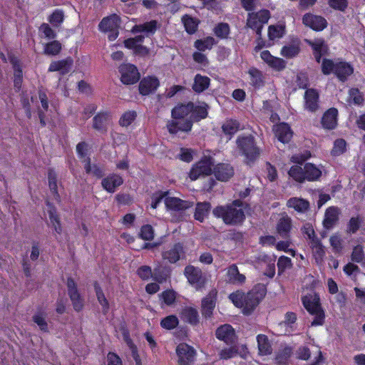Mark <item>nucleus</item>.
Listing matches in <instances>:
<instances>
[{"mask_svg":"<svg viewBox=\"0 0 365 365\" xmlns=\"http://www.w3.org/2000/svg\"><path fill=\"white\" fill-rule=\"evenodd\" d=\"M207 109L208 106L204 102H190L176 106L172 110V116L175 120L169 121L167 124L169 133L176 134L179 131L191 130L194 121L207 117Z\"/></svg>","mask_w":365,"mask_h":365,"instance_id":"obj_1","label":"nucleus"},{"mask_svg":"<svg viewBox=\"0 0 365 365\" xmlns=\"http://www.w3.org/2000/svg\"><path fill=\"white\" fill-rule=\"evenodd\" d=\"M264 296V290H252L245 295L240 291L230 294L229 298L237 307L242 309L244 314H250Z\"/></svg>","mask_w":365,"mask_h":365,"instance_id":"obj_2","label":"nucleus"},{"mask_svg":"<svg viewBox=\"0 0 365 365\" xmlns=\"http://www.w3.org/2000/svg\"><path fill=\"white\" fill-rule=\"evenodd\" d=\"M213 214L217 217H222L226 224H237L243 221L245 214L241 201L235 200L227 208L217 207L213 210Z\"/></svg>","mask_w":365,"mask_h":365,"instance_id":"obj_3","label":"nucleus"},{"mask_svg":"<svg viewBox=\"0 0 365 365\" xmlns=\"http://www.w3.org/2000/svg\"><path fill=\"white\" fill-rule=\"evenodd\" d=\"M304 307L307 312L314 316L312 326H321L324 322L325 314L319 303V296L312 292L302 298Z\"/></svg>","mask_w":365,"mask_h":365,"instance_id":"obj_4","label":"nucleus"},{"mask_svg":"<svg viewBox=\"0 0 365 365\" xmlns=\"http://www.w3.org/2000/svg\"><path fill=\"white\" fill-rule=\"evenodd\" d=\"M237 149L245 156L246 163L250 164L256 160L260 154L252 135H240L237 140Z\"/></svg>","mask_w":365,"mask_h":365,"instance_id":"obj_5","label":"nucleus"},{"mask_svg":"<svg viewBox=\"0 0 365 365\" xmlns=\"http://www.w3.org/2000/svg\"><path fill=\"white\" fill-rule=\"evenodd\" d=\"M215 160L210 154H205L201 159L191 168L188 177L191 180H196L200 177L210 175L212 173Z\"/></svg>","mask_w":365,"mask_h":365,"instance_id":"obj_6","label":"nucleus"},{"mask_svg":"<svg viewBox=\"0 0 365 365\" xmlns=\"http://www.w3.org/2000/svg\"><path fill=\"white\" fill-rule=\"evenodd\" d=\"M269 17V11L265 9L256 13H249L247 19V26L255 30L258 36H261L263 26L267 23Z\"/></svg>","mask_w":365,"mask_h":365,"instance_id":"obj_7","label":"nucleus"},{"mask_svg":"<svg viewBox=\"0 0 365 365\" xmlns=\"http://www.w3.org/2000/svg\"><path fill=\"white\" fill-rule=\"evenodd\" d=\"M120 19L116 14H113L103 18L98 25L99 30L103 33H108L109 41H114L118 36V27Z\"/></svg>","mask_w":365,"mask_h":365,"instance_id":"obj_8","label":"nucleus"},{"mask_svg":"<svg viewBox=\"0 0 365 365\" xmlns=\"http://www.w3.org/2000/svg\"><path fill=\"white\" fill-rule=\"evenodd\" d=\"M144 36H137L124 41V46L126 48L131 50L133 53L140 57H147L150 55V49L143 45Z\"/></svg>","mask_w":365,"mask_h":365,"instance_id":"obj_9","label":"nucleus"},{"mask_svg":"<svg viewBox=\"0 0 365 365\" xmlns=\"http://www.w3.org/2000/svg\"><path fill=\"white\" fill-rule=\"evenodd\" d=\"M193 203L189 201L182 200L178 197L171 196L168 192L165 198L166 210L171 214L181 212L192 206Z\"/></svg>","mask_w":365,"mask_h":365,"instance_id":"obj_10","label":"nucleus"},{"mask_svg":"<svg viewBox=\"0 0 365 365\" xmlns=\"http://www.w3.org/2000/svg\"><path fill=\"white\" fill-rule=\"evenodd\" d=\"M120 80L123 83L130 85L136 83L140 78L138 68L133 64L125 63L120 66Z\"/></svg>","mask_w":365,"mask_h":365,"instance_id":"obj_11","label":"nucleus"},{"mask_svg":"<svg viewBox=\"0 0 365 365\" xmlns=\"http://www.w3.org/2000/svg\"><path fill=\"white\" fill-rule=\"evenodd\" d=\"M76 150L79 158L82 159V161L84 163V168L86 173L100 177L102 175L101 170L95 165L91 166L90 164V160L86 157L88 152L87 144L85 143H78L76 146Z\"/></svg>","mask_w":365,"mask_h":365,"instance_id":"obj_12","label":"nucleus"},{"mask_svg":"<svg viewBox=\"0 0 365 365\" xmlns=\"http://www.w3.org/2000/svg\"><path fill=\"white\" fill-rule=\"evenodd\" d=\"M178 365H191L195 356V351L187 344H180L176 348Z\"/></svg>","mask_w":365,"mask_h":365,"instance_id":"obj_13","label":"nucleus"},{"mask_svg":"<svg viewBox=\"0 0 365 365\" xmlns=\"http://www.w3.org/2000/svg\"><path fill=\"white\" fill-rule=\"evenodd\" d=\"M184 274L188 282L195 289H199L203 286L205 279L200 269L189 265L185 268Z\"/></svg>","mask_w":365,"mask_h":365,"instance_id":"obj_14","label":"nucleus"},{"mask_svg":"<svg viewBox=\"0 0 365 365\" xmlns=\"http://www.w3.org/2000/svg\"><path fill=\"white\" fill-rule=\"evenodd\" d=\"M303 24L314 31H322L327 26V20L317 15L306 14L302 19Z\"/></svg>","mask_w":365,"mask_h":365,"instance_id":"obj_15","label":"nucleus"},{"mask_svg":"<svg viewBox=\"0 0 365 365\" xmlns=\"http://www.w3.org/2000/svg\"><path fill=\"white\" fill-rule=\"evenodd\" d=\"M260 58L268 66L275 71H282L286 66V63L282 58L272 56L267 50L260 53Z\"/></svg>","mask_w":365,"mask_h":365,"instance_id":"obj_16","label":"nucleus"},{"mask_svg":"<svg viewBox=\"0 0 365 365\" xmlns=\"http://www.w3.org/2000/svg\"><path fill=\"white\" fill-rule=\"evenodd\" d=\"M160 86L158 78L155 76H147L143 78L139 84V91L143 96L149 95L155 92Z\"/></svg>","mask_w":365,"mask_h":365,"instance_id":"obj_17","label":"nucleus"},{"mask_svg":"<svg viewBox=\"0 0 365 365\" xmlns=\"http://www.w3.org/2000/svg\"><path fill=\"white\" fill-rule=\"evenodd\" d=\"M257 267L268 277H273L275 274V258L263 256L257 262Z\"/></svg>","mask_w":365,"mask_h":365,"instance_id":"obj_18","label":"nucleus"},{"mask_svg":"<svg viewBox=\"0 0 365 365\" xmlns=\"http://www.w3.org/2000/svg\"><path fill=\"white\" fill-rule=\"evenodd\" d=\"M67 287L74 309L78 312L81 311L83 307V300L78 292L76 284L72 279H68Z\"/></svg>","mask_w":365,"mask_h":365,"instance_id":"obj_19","label":"nucleus"},{"mask_svg":"<svg viewBox=\"0 0 365 365\" xmlns=\"http://www.w3.org/2000/svg\"><path fill=\"white\" fill-rule=\"evenodd\" d=\"M306 42L312 46L313 53L316 61L320 63V60L323 55H325L328 52V46L325 43L324 41L322 38H317L314 40H306Z\"/></svg>","mask_w":365,"mask_h":365,"instance_id":"obj_20","label":"nucleus"},{"mask_svg":"<svg viewBox=\"0 0 365 365\" xmlns=\"http://www.w3.org/2000/svg\"><path fill=\"white\" fill-rule=\"evenodd\" d=\"M216 336L218 339L227 344H232L235 341L236 336L234 329L230 324H224L216 330Z\"/></svg>","mask_w":365,"mask_h":365,"instance_id":"obj_21","label":"nucleus"},{"mask_svg":"<svg viewBox=\"0 0 365 365\" xmlns=\"http://www.w3.org/2000/svg\"><path fill=\"white\" fill-rule=\"evenodd\" d=\"M354 73L353 66L348 62L337 59L334 75L341 81H344Z\"/></svg>","mask_w":365,"mask_h":365,"instance_id":"obj_22","label":"nucleus"},{"mask_svg":"<svg viewBox=\"0 0 365 365\" xmlns=\"http://www.w3.org/2000/svg\"><path fill=\"white\" fill-rule=\"evenodd\" d=\"M273 130L277 139L283 143H288L292 137V132L287 123L277 124Z\"/></svg>","mask_w":365,"mask_h":365,"instance_id":"obj_23","label":"nucleus"},{"mask_svg":"<svg viewBox=\"0 0 365 365\" xmlns=\"http://www.w3.org/2000/svg\"><path fill=\"white\" fill-rule=\"evenodd\" d=\"M212 173L217 180H228L234 174L233 168L227 164H218L214 166Z\"/></svg>","mask_w":365,"mask_h":365,"instance_id":"obj_24","label":"nucleus"},{"mask_svg":"<svg viewBox=\"0 0 365 365\" xmlns=\"http://www.w3.org/2000/svg\"><path fill=\"white\" fill-rule=\"evenodd\" d=\"M338 111L336 108H330L324 113L322 118V124L324 128L331 130L337 124Z\"/></svg>","mask_w":365,"mask_h":365,"instance_id":"obj_25","label":"nucleus"},{"mask_svg":"<svg viewBox=\"0 0 365 365\" xmlns=\"http://www.w3.org/2000/svg\"><path fill=\"white\" fill-rule=\"evenodd\" d=\"M123 178L118 175H110L102 180L103 187L108 192H114L116 187L123 184Z\"/></svg>","mask_w":365,"mask_h":365,"instance_id":"obj_26","label":"nucleus"},{"mask_svg":"<svg viewBox=\"0 0 365 365\" xmlns=\"http://www.w3.org/2000/svg\"><path fill=\"white\" fill-rule=\"evenodd\" d=\"M299 41L294 40L283 46L280 51V54L286 58H292L299 54Z\"/></svg>","mask_w":365,"mask_h":365,"instance_id":"obj_27","label":"nucleus"},{"mask_svg":"<svg viewBox=\"0 0 365 365\" xmlns=\"http://www.w3.org/2000/svg\"><path fill=\"white\" fill-rule=\"evenodd\" d=\"M289 208L294 210L299 213H304L308 210L309 202L301 197H291L287 202Z\"/></svg>","mask_w":365,"mask_h":365,"instance_id":"obj_28","label":"nucleus"},{"mask_svg":"<svg viewBox=\"0 0 365 365\" xmlns=\"http://www.w3.org/2000/svg\"><path fill=\"white\" fill-rule=\"evenodd\" d=\"M73 65V60L71 58H68L64 60L53 61L48 68V71L51 72L59 71L62 74L68 73Z\"/></svg>","mask_w":365,"mask_h":365,"instance_id":"obj_29","label":"nucleus"},{"mask_svg":"<svg viewBox=\"0 0 365 365\" xmlns=\"http://www.w3.org/2000/svg\"><path fill=\"white\" fill-rule=\"evenodd\" d=\"M339 213L340 210L336 207H329L327 208L323 221L324 226L327 229L331 228L338 220Z\"/></svg>","mask_w":365,"mask_h":365,"instance_id":"obj_30","label":"nucleus"},{"mask_svg":"<svg viewBox=\"0 0 365 365\" xmlns=\"http://www.w3.org/2000/svg\"><path fill=\"white\" fill-rule=\"evenodd\" d=\"M246 277L240 274L235 264L231 265L227 271V280L234 284H242L245 282Z\"/></svg>","mask_w":365,"mask_h":365,"instance_id":"obj_31","label":"nucleus"},{"mask_svg":"<svg viewBox=\"0 0 365 365\" xmlns=\"http://www.w3.org/2000/svg\"><path fill=\"white\" fill-rule=\"evenodd\" d=\"M318 98L319 94L316 90H307L304 94L305 108L310 111L316 110L318 108Z\"/></svg>","mask_w":365,"mask_h":365,"instance_id":"obj_32","label":"nucleus"},{"mask_svg":"<svg viewBox=\"0 0 365 365\" xmlns=\"http://www.w3.org/2000/svg\"><path fill=\"white\" fill-rule=\"evenodd\" d=\"M322 166H317L312 163L304 165L305 180L315 181L319 179L322 173Z\"/></svg>","mask_w":365,"mask_h":365,"instance_id":"obj_33","label":"nucleus"},{"mask_svg":"<svg viewBox=\"0 0 365 365\" xmlns=\"http://www.w3.org/2000/svg\"><path fill=\"white\" fill-rule=\"evenodd\" d=\"M184 252L180 244L175 245L170 250L163 254V258L171 263H175L182 256Z\"/></svg>","mask_w":365,"mask_h":365,"instance_id":"obj_34","label":"nucleus"},{"mask_svg":"<svg viewBox=\"0 0 365 365\" xmlns=\"http://www.w3.org/2000/svg\"><path fill=\"white\" fill-rule=\"evenodd\" d=\"M258 352L259 355L266 356L272 352V346L267 338L264 334H259L257 336Z\"/></svg>","mask_w":365,"mask_h":365,"instance_id":"obj_35","label":"nucleus"},{"mask_svg":"<svg viewBox=\"0 0 365 365\" xmlns=\"http://www.w3.org/2000/svg\"><path fill=\"white\" fill-rule=\"evenodd\" d=\"M215 297L216 293L215 292L210 293L206 297H205L202 302V314L205 317H210L215 306Z\"/></svg>","mask_w":365,"mask_h":365,"instance_id":"obj_36","label":"nucleus"},{"mask_svg":"<svg viewBox=\"0 0 365 365\" xmlns=\"http://www.w3.org/2000/svg\"><path fill=\"white\" fill-rule=\"evenodd\" d=\"M110 115L108 113H100L93 118V127L101 132L106 130Z\"/></svg>","mask_w":365,"mask_h":365,"instance_id":"obj_37","label":"nucleus"},{"mask_svg":"<svg viewBox=\"0 0 365 365\" xmlns=\"http://www.w3.org/2000/svg\"><path fill=\"white\" fill-rule=\"evenodd\" d=\"M292 228V219L287 215H283L277 225V233L282 237H287Z\"/></svg>","mask_w":365,"mask_h":365,"instance_id":"obj_38","label":"nucleus"},{"mask_svg":"<svg viewBox=\"0 0 365 365\" xmlns=\"http://www.w3.org/2000/svg\"><path fill=\"white\" fill-rule=\"evenodd\" d=\"M210 82V80L208 77L197 74L194 78L192 88L195 92H202L208 88Z\"/></svg>","mask_w":365,"mask_h":365,"instance_id":"obj_39","label":"nucleus"},{"mask_svg":"<svg viewBox=\"0 0 365 365\" xmlns=\"http://www.w3.org/2000/svg\"><path fill=\"white\" fill-rule=\"evenodd\" d=\"M285 34V26L283 24L271 25L268 27V38L271 41L281 38Z\"/></svg>","mask_w":365,"mask_h":365,"instance_id":"obj_40","label":"nucleus"},{"mask_svg":"<svg viewBox=\"0 0 365 365\" xmlns=\"http://www.w3.org/2000/svg\"><path fill=\"white\" fill-rule=\"evenodd\" d=\"M157 21H151L149 22H146L143 24L140 25H135L131 29L132 33L136 34V33H140V32H145L147 34H153L156 29H157Z\"/></svg>","mask_w":365,"mask_h":365,"instance_id":"obj_41","label":"nucleus"},{"mask_svg":"<svg viewBox=\"0 0 365 365\" xmlns=\"http://www.w3.org/2000/svg\"><path fill=\"white\" fill-rule=\"evenodd\" d=\"M248 73L251 84L255 88H259L264 84V78L262 72L255 68H251Z\"/></svg>","mask_w":365,"mask_h":365,"instance_id":"obj_42","label":"nucleus"},{"mask_svg":"<svg viewBox=\"0 0 365 365\" xmlns=\"http://www.w3.org/2000/svg\"><path fill=\"white\" fill-rule=\"evenodd\" d=\"M222 129L225 135L231 137L240 129V123L236 120L228 119L223 123Z\"/></svg>","mask_w":365,"mask_h":365,"instance_id":"obj_43","label":"nucleus"},{"mask_svg":"<svg viewBox=\"0 0 365 365\" xmlns=\"http://www.w3.org/2000/svg\"><path fill=\"white\" fill-rule=\"evenodd\" d=\"M288 174L290 178L298 182L305 181V170L300 165H296L290 168Z\"/></svg>","mask_w":365,"mask_h":365,"instance_id":"obj_44","label":"nucleus"},{"mask_svg":"<svg viewBox=\"0 0 365 365\" xmlns=\"http://www.w3.org/2000/svg\"><path fill=\"white\" fill-rule=\"evenodd\" d=\"M321 69L324 75H329L335 73L336 67L337 66V60H331L329 58H321Z\"/></svg>","mask_w":365,"mask_h":365,"instance_id":"obj_45","label":"nucleus"},{"mask_svg":"<svg viewBox=\"0 0 365 365\" xmlns=\"http://www.w3.org/2000/svg\"><path fill=\"white\" fill-rule=\"evenodd\" d=\"M210 210V205L207 202L198 203L195 212V220L202 222L208 215Z\"/></svg>","mask_w":365,"mask_h":365,"instance_id":"obj_46","label":"nucleus"},{"mask_svg":"<svg viewBox=\"0 0 365 365\" xmlns=\"http://www.w3.org/2000/svg\"><path fill=\"white\" fill-rule=\"evenodd\" d=\"M311 247L317 263L320 264L322 262L325 255L324 247L317 240H313V242H311Z\"/></svg>","mask_w":365,"mask_h":365,"instance_id":"obj_47","label":"nucleus"},{"mask_svg":"<svg viewBox=\"0 0 365 365\" xmlns=\"http://www.w3.org/2000/svg\"><path fill=\"white\" fill-rule=\"evenodd\" d=\"M48 216H49V222L48 225L55 230L57 233H61L62 231L61 225L60 223V220L58 216L56 214V210L50 207L48 210Z\"/></svg>","mask_w":365,"mask_h":365,"instance_id":"obj_48","label":"nucleus"},{"mask_svg":"<svg viewBox=\"0 0 365 365\" xmlns=\"http://www.w3.org/2000/svg\"><path fill=\"white\" fill-rule=\"evenodd\" d=\"M137 113L135 110H127L124 112L119 119V125L122 127L130 126L136 119Z\"/></svg>","mask_w":365,"mask_h":365,"instance_id":"obj_49","label":"nucleus"},{"mask_svg":"<svg viewBox=\"0 0 365 365\" xmlns=\"http://www.w3.org/2000/svg\"><path fill=\"white\" fill-rule=\"evenodd\" d=\"M46 314L43 312H36L34 317V322L38 325L39 329L43 331H48V324L46 321Z\"/></svg>","mask_w":365,"mask_h":365,"instance_id":"obj_50","label":"nucleus"},{"mask_svg":"<svg viewBox=\"0 0 365 365\" xmlns=\"http://www.w3.org/2000/svg\"><path fill=\"white\" fill-rule=\"evenodd\" d=\"M182 20L187 33L193 34L196 31L198 26V21L197 19L188 16H185L182 17Z\"/></svg>","mask_w":365,"mask_h":365,"instance_id":"obj_51","label":"nucleus"},{"mask_svg":"<svg viewBox=\"0 0 365 365\" xmlns=\"http://www.w3.org/2000/svg\"><path fill=\"white\" fill-rule=\"evenodd\" d=\"M96 294L97 299L102 307V311L104 314H106L109 310V303L106 298L102 289L98 287H95Z\"/></svg>","mask_w":365,"mask_h":365,"instance_id":"obj_52","label":"nucleus"},{"mask_svg":"<svg viewBox=\"0 0 365 365\" xmlns=\"http://www.w3.org/2000/svg\"><path fill=\"white\" fill-rule=\"evenodd\" d=\"M61 50V44L57 41H53L44 46V53L46 55L56 56Z\"/></svg>","mask_w":365,"mask_h":365,"instance_id":"obj_53","label":"nucleus"},{"mask_svg":"<svg viewBox=\"0 0 365 365\" xmlns=\"http://www.w3.org/2000/svg\"><path fill=\"white\" fill-rule=\"evenodd\" d=\"M215 43V39L212 37H207L205 39L196 41L195 46L199 51H205L207 49H211Z\"/></svg>","mask_w":365,"mask_h":365,"instance_id":"obj_54","label":"nucleus"},{"mask_svg":"<svg viewBox=\"0 0 365 365\" xmlns=\"http://www.w3.org/2000/svg\"><path fill=\"white\" fill-rule=\"evenodd\" d=\"M161 326L166 329H172L178 324V319L174 315H170L163 319L160 322Z\"/></svg>","mask_w":365,"mask_h":365,"instance_id":"obj_55","label":"nucleus"},{"mask_svg":"<svg viewBox=\"0 0 365 365\" xmlns=\"http://www.w3.org/2000/svg\"><path fill=\"white\" fill-rule=\"evenodd\" d=\"M64 19V14L61 10L56 9L49 16L48 21L55 26H59Z\"/></svg>","mask_w":365,"mask_h":365,"instance_id":"obj_56","label":"nucleus"},{"mask_svg":"<svg viewBox=\"0 0 365 365\" xmlns=\"http://www.w3.org/2000/svg\"><path fill=\"white\" fill-rule=\"evenodd\" d=\"M195 151L190 148H180V153L178 155L179 158L187 163H190L192 160Z\"/></svg>","mask_w":365,"mask_h":365,"instance_id":"obj_57","label":"nucleus"},{"mask_svg":"<svg viewBox=\"0 0 365 365\" xmlns=\"http://www.w3.org/2000/svg\"><path fill=\"white\" fill-rule=\"evenodd\" d=\"M215 34L217 37L221 38H227L230 34V27L227 24L221 23L215 29Z\"/></svg>","mask_w":365,"mask_h":365,"instance_id":"obj_58","label":"nucleus"},{"mask_svg":"<svg viewBox=\"0 0 365 365\" xmlns=\"http://www.w3.org/2000/svg\"><path fill=\"white\" fill-rule=\"evenodd\" d=\"M346 150V142L342 139H338L334 141V147L331 150V155L338 156L341 155Z\"/></svg>","mask_w":365,"mask_h":365,"instance_id":"obj_59","label":"nucleus"},{"mask_svg":"<svg viewBox=\"0 0 365 365\" xmlns=\"http://www.w3.org/2000/svg\"><path fill=\"white\" fill-rule=\"evenodd\" d=\"M167 192H168L158 191L154 193L151 197V207L156 209L162 200L165 202V198L166 197Z\"/></svg>","mask_w":365,"mask_h":365,"instance_id":"obj_60","label":"nucleus"},{"mask_svg":"<svg viewBox=\"0 0 365 365\" xmlns=\"http://www.w3.org/2000/svg\"><path fill=\"white\" fill-rule=\"evenodd\" d=\"M364 98L358 89H351L349 91L348 101L356 105H361Z\"/></svg>","mask_w":365,"mask_h":365,"instance_id":"obj_61","label":"nucleus"},{"mask_svg":"<svg viewBox=\"0 0 365 365\" xmlns=\"http://www.w3.org/2000/svg\"><path fill=\"white\" fill-rule=\"evenodd\" d=\"M277 266H278L279 274H282L286 269L291 268V267H292L291 259L287 257L282 256L278 259Z\"/></svg>","mask_w":365,"mask_h":365,"instance_id":"obj_62","label":"nucleus"},{"mask_svg":"<svg viewBox=\"0 0 365 365\" xmlns=\"http://www.w3.org/2000/svg\"><path fill=\"white\" fill-rule=\"evenodd\" d=\"M182 314L185 319L190 324H195L197 322V312L194 309H185Z\"/></svg>","mask_w":365,"mask_h":365,"instance_id":"obj_63","label":"nucleus"},{"mask_svg":"<svg viewBox=\"0 0 365 365\" xmlns=\"http://www.w3.org/2000/svg\"><path fill=\"white\" fill-rule=\"evenodd\" d=\"M163 302L167 305H171L175 300L176 294L173 290H167L160 295Z\"/></svg>","mask_w":365,"mask_h":365,"instance_id":"obj_64","label":"nucleus"}]
</instances>
